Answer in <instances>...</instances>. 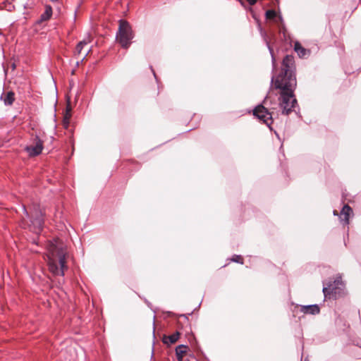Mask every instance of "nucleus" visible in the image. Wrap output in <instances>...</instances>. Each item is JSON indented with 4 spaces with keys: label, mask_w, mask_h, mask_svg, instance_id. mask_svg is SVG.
<instances>
[{
    "label": "nucleus",
    "mask_w": 361,
    "mask_h": 361,
    "mask_svg": "<svg viewBox=\"0 0 361 361\" xmlns=\"http://www.w3.org/2000/svg\"><path fill=\"white\" fill-rule=\"evenodd\" d=\"M295 71L294 57L286 55L282 61L281 73L271 80V85L280 90L279 105L284 115L290 114L298 105L294 94L297 86Z\"/></svg>",
    "instance_id": "f257e3e1"
},
{
    "label": "nucleus",
    "mask_w": 361,
    "mask_h": 361,
    "mask_svg": "<svg viewBox=\"0 0 361 361\" xmlns=\"http://www.w3.org/2000/svg\"><path fill=\"white\" fill-rule=\"evenodd\" d=\"M47 257L49 271L54 275L63 276L68 269L65 251L54 246L49 250Z\"/></svg>",
    "instance_id": "f03ea898"
},
{
    "label": "nucleus",
    "mask_w": 361,
    "mask_h": 361,
    "mask_svg": "<svg viewBox=\"0 0 361 361\" xmlns=\"http://www.w3.org/2000/svg\"><path fill=\"white\" fill-rule=\"evenodd\" d=\"M134 33L129 23L125 20H119L116 40L124 49H128L132 43Z\"/></svg>",
    "instance_id": "7ed1b4c3"
},
{
    "label": "nucleus",
    "mask_w": 361,
    "mask_h": 361,
    "mask_svg": "<svg viewBox=\"0 0 361 361\" xmlns=\"http://www.w3.org/2000/svg\"><path fill=\"white\" fill-rule=\"evenodd\" d=\"M252 115L255 118L264 123L271 130V123L273 122L272 113L268 109V99L266 97L262 104L256 106L252 110Z\"/></svg>",
    "instance_id": "20e7f679"
},
{
    "label": "nucleus",
    "mask_w": 361,
    "mask_h": 361,
    "mask_svg": "<svg viewBox=\"0 0 361 361\" xmlns=\"http://www.w3.org/2000/svg\"><path fill=\"white\" fill-rule=\"evenodd\" d=\"M344 283L341 276L330 279L327 282H323V293L325 297L332 296L336 298L343 294Z\"/></svg>",
    "instance_id": "39448f33"
},
{
    "label": "nucleus",
    "mask_w": 361,
    "mask_h": 361,
    "mask_svg": "<svg viewBox=\"0 0 361 361\" xmlns=\"http://www.w3.org/2000/svg\"><path fill=\"white\" fill-rule=\"evenodd\" d=\"M265 18L267 20L272 21L275 23L277 25L279 32L283 33L284 37H286V28L283 18L279 12H277L274 9H268L265 12Z\"/></svg>",
    "instance_id": "423d86ee"
},
{
    "label": "nucleus",
    "mask_w": 361,
    "mask_h": 361,
    "mask_svg": "<svg viewBox=\"0 0 361 361\" xmlns=\"http://www.w3.org/2000/svg\"><path fill=\"white\" fill-rule=\"evenodd\" d=\"M30 214L33 231L34 232L38 233L41 231L44 224V214L38 205L33 206V209L30 212Z\"/></svg>",
    "instance_id": "0eeeda50"
},
{
    "label": "nucleus",
    "mask_w": 361,
    "mask_h": 361,
    "mask_svg": "<svg viewBox=\"0 0 361 361\" xmlns=\"http://www.w3.org/2000/svg\"><path fill=\"white\" fill-rule=\"evenodd\" d=\"M43 148L44 142L38 136H36L33 140V145L26 146L25 150L30 157H36L42 153Z\"/></svg>",
    "instance_id": "6e6552de"
},
{
    "label": "nucleus",
    "mask_w": 361,
    "mask_h": 361,
    "mask_svg": "<svg viewBox=\"0 0 361 361\" xmlns=\"http://www.w3.org/2000/svg\"><path fill=\"white\" fill-rule=\"evenodd\" d=\"M300 312L304 314H309L312 315L318 314L320 312V309L318 305H300Z\"/></svg>",
    "instance_id": "1a4fd4ad"
},
{
    "label": "nucleus",
    "mask_w": 361,
    "mask_h": 361,
    "mask_svg": "<svg viewBox=\"0 0 361 361\" xmlns=\"http://www.w3.org/2000/svg\"><path fill=\"white\" fill-rule=\"evenodd\" d=\"M351 212L352 209L350 206L348 204L343 206L339 215L340 221L343 225H347L349 224V215Z\"/></svg>",
    "instance_id": "9d476101"
},
{
    "label": "nucleus",
    "mask_w": 361,
    "mask_h": 361,
    "mask_svg": "<svg viewBox=\"0 0 361 361\" xmlns=\"http://www.w3.org/2000/svg\"><path fill=\"white\" fill-rule=\"evenodd\" d=\"M1 99L3 100L6 106H11L16 99L15 93L13 91H8L3 93L1 96Z\"/></svg>",
    "instance_id": "9b49d317"
},
{
    "label": "nucleus",
    "mask_w": 361,
    "mask_h": 361,
    "mask_svg": "<svg viewBox=\"0 0 361 361\" xmlns=\"http://www.w3.org/2000/svg\"><path fill=\"white\" fill-rule=\"evenodd\" d=\"M180 337V332L176 331L171 335L164 336L163 338V343L167 345L175 343Z\"/></svg>",
    "instance_id": "f8f14e48"
},
{
    "label": "nucleus",
    "mask_w": 361,
    "mask_h": 361,
    "mask_svg": "<svg viewBox=\"0 0 361 361\" xmlns=\"http://www.w3.org/2000/svg\"><path fill=\"white\" fill-rule=\"evenodd\" d=\"M188 347L184 345H179L176 348V355L178 361H183V357L187 353Z\"/></svg>",
    "instance_id": "ddd939ff"
},
{
    "label": "nucleus",
    "mask_w": 361,
    "mask_h": 361,
    "mask_svg": "<svg viewBox=\"0 0 361 361\" xmlns=\"http://www.w3.org/2000/svg\"><path fill=\"white\" fill-rule=\"evenodd\" d=\"M294 50L300 58L305 57L309 54V51L302 47L299 42H295Z\"/></svg>",
    "instance_id": "4468645a"
},
{
    "label": "nucleus",
    "mask_w": 361,
    "mask_h": 361,
    "mask_svg": "<svg viewBox=\"0 0 361 361\" xmlns=\"http://www.w3.org/2000/svg\"><path fill=\"white\" fill-rule=\"evenodd\" d=\"M71 118V107L70 104H68L66 109V113L63 116V126L66 129H68Z\"/></svg>",
    "instance_id": "2eb2a0df"
},
{
    "label": "nucleus",
    "mask_w": 361,
    "mask_h": 361,
    "mask_svg": "<svg viewBox=\"0 0 361 361\" xmlns=\"http://www.w3.org/2000/svg\"><path fill=\"white\" fill-rule=\"evenodd\" d=\"M52 16V8L49 5L45 6V11L41 15L40 20L41 21H46L51 18Z\"/></svg>",
    "instance_id": "dca6fc26"
},
{
    "label": "nucleus",
    "mask_w": 361,
    "mask_h": 361,
    "mask_svg": "<svg viewBox=\"0 0 361 361\" xmlns=\"http://www.w3.org/2000/svg\"><path fill=\"white\" fill-rule=\"evenodd\" d=\"M265 42H266V44L267 46V48H268L269 53L271 54V56L272 68H273V71H274L276 68V58H275V56L274 54V50L271 48V47L270 46L269 42L267 39H265Z\"/></svg>",
    "instance_id": "f3484780"
},
{
    "label": "nucleus",
    "mask_w": 361,
    "mask_h": 361,
    "mask_svg": "<svg viewBox=\"0 0 361 361\" xmlns=\"http://www.w3.org/2000/svg\"><path fill=\"white\" fill-rule=\"evenodd\" d=\"M90 42V40L88 41H86V40H83V41H81L80 42L77 46H76V48H75V50H76V52L78 54H80L82 53V49L85 46L87 45V44Z\"/></svg>",
    "instance_id": "a211bd4d"
},
{
    "label": "nucleus",
    "mask_w": 361,
    "mask_h": 361,
    "mask_svg": "<svg viewBox=\"0 0 361 361\" xmlns=\"http://www.w3.org/2000/svg\"><path fill=\"white\" fill-rule=\"evenodd\" d=\"M232 262H237L239 264L243 263V257L241 255H233L231 259Z\"/></svg>",
    "instance_id": "6ab92c4d"
},
{
    "label": "nucleus",
    "mask_w": 361,
    "mask_h": 361,
    "mask_svg": "<svg viewBox=\"0 0 361 361\" xmlns=\"http://www.w3.org/2000/svg\"><path fill=\"white\" fill-rule=\"evenodd\" d=\"M257 1V0H250V6L254 5Z\"/></svg>",
    "instance_id": "aec40b11"
},
{
    "label": "nucleus",
    "mask_w": 361,
    "mask_h": 361,
    "mask_svg": "<svg viewBox=\"0 0 361 361\" xmlns=\"http://www.w3.org/2000/svg\"><path fill=\"white\" fill-rule=\"evenodd\" d=\"M239 1H240V2L241 5H242L243 6L245 7L244 2H243L242 0H239Z\"/></svg>",
    "instance_id": "412c9836"
},
{
    "label": "nucleus",
    "mask_w": 361,
    "mask_h": 361,
    "mask_svg": "<svg viewBox=\"0 0 361 361\" xmlns=\"http://www.w3.org/2000/svg\"><path fill=\"white\" fill-rule=\"evenodd\" d=\"M24 209H25V213H26V215H27V216H29V215H30V214H29V213L27 212V211L26 210V209H25V208H24Z\"/></svg>",
    "instance_id": "4be33fe9"
},
{
    "label": "nucleus",
    "mask_w": 361,
    "mask_h": 361,
    "mask_svg": "<svg viewBox=\"0 0 361 361\" xmlns=\"http://www.w3.org/2000/svg\"><path fill=\"white\" fill-rule=\"evenodd\" d=\"M334 215H338V212H337V211H336V210H334Z\"/></svg>",
    "instance_id": "5701e85b"
},
{
    "label": "nucleus",
    "mask_w": 361,
    "mask_h": 361,
    "mask_svg": "<svg viewBox=\"0 0 361 361\" xmlns=\"http://www.w3.org/2000/svg\"><path fill=\"white\" fill-rule=\"evenodd\" d=\"M50 1H52V2H57V1H59V0H50Z\"/></svg>",
    "instance_id": "b1692460"
},
{
    "label": "nucleus",
    "mask_w": 361,
    "mask_h": 361,
    "mask_svg": "<svg viewBox=\"0 0 361 361\" xmlns=\"http://www.w3.org/2000/svg\"><path fill=\"white\" fill-rule=\"evenodd\" d=\"M304 361H309L307 358L304 360Z\"/></svg>",
    "instance_id": "393cba45"
},
{
    "label": "nucleus",
    "mask_w": 361,
    "mask_h": 361,
    "mask_svg": "<svg viewBox=\"0 0 361 361\" xmlns=\"http://www.w3.org/2000/svg\"><path fill=\"white\" fill-rule=\"evenodd\" d=\"M247 1H248V0H246Z\"/></svg>",
    "instance_id": "a878e982"
}]
</instances>
